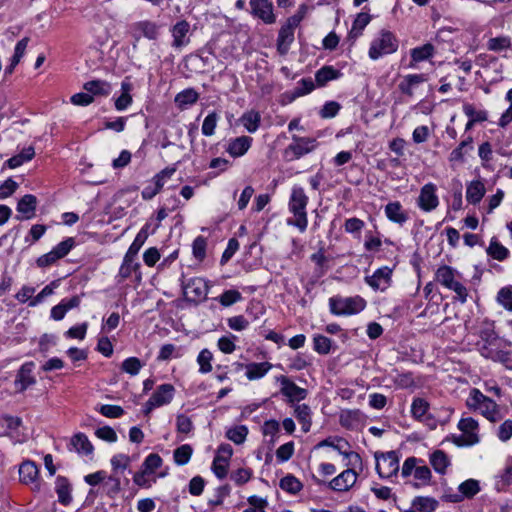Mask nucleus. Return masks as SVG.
Returning <instances> with one entry per match:
<instances>
[{
	"instance_id": "nucleus-57",
	"label": "nucleus",
	"mask_w": 512,
	"mask_h": 512,
	"mask_svg": "<svg viewBox=\"0 0 512 512\" xmlns=\"http://www.w3.org/2000/svg\"><path fill=\"white\" fill-rule=\"evenodd\" d=\"M262 432L264 436H271V443L274 444L276 442V437L280 432L279 422L274 419L265 421L262 427Z\"/></svg>"
},
{
	"instance_id": "nucleus-26",
	"label": "nucleus",
	"mask_w": 512,
	"mask_h": 512,
	"mask_svg": "<svg viewBox=\"0 0 512 512\" xmlns=\"http://www.w3.org/2000/svg\"><path fill=\"white\" fill-rule=\"evenodd\" d=\"M435 53V47L431 43H426L422 46L411 49L410 56L411 61L409 63L410 68H416V64L433 57Z\"/></svg>"
},
{
	"instance_id": "nucleus-28",
	"label": "nucleus",
	"mask_w": 512,
	"mask_h": 512,
	"mask_svg": "<svg viewBox=\"0 0 512 512\" xmlns=\"http://www.w3.org/2000/svg\"><path fill=\"white\" fill-rule=\"evenodd\" d=\"M133 89V84L129 80V78H125L121 82V95L115 100V108L118 111H123L127 109L132 104V96L131 91Z\"/></svg>"
},
{
	"instance_id": "nucleus-11",
	"label": "nucleus",
	"mask_w": 512,
	"mask_h": 512,
	"mask_svg": "<svg viewBox=\"0 0 512 512\" xmlns=\"http://www.w3.org/2000/svg\"><path fill=\"white\" fill-rule=\"evenodd\" d=\"M175 394V388L172 384H162L157 387L155 392L145 404L144 413L148 415L154 408L169 404Z\"/></svg>"
},
{
	"instance_id": "nucleus-41",
	"label": "nucleus",
	"mask_w": 512,
	"mask_h": 512,
	"mask_svg": "<svg viewBox=\"0 0 512 512\" xmlns=\"http://www.w3.org/2000/svg\"><path fill=\"white\" fill-rule=\"evenodd\" d=\"M487 254L495 260L503 261L508 258L510 252L496 237H493L487 248Z\"/></svg>"
},
{
	"instance_id": "nucleus-12",
	"label": "nucleus",
	"mask_w": 512,
	"mask_h": 512,
	"mask_svg": "<svg viewBox=\"0 0 512 512\" xmlns=\"http://www.w3.org/2000/svg\"><path fill=\"white\" fill-rule=\"evenodd\" d=\"M19 479L21 483L29 486L32 491H39L41 488L39 468L36 463L31 460H25L20 464Z\"/></svg>"
},
{
	"instance_id": "nucleus-51",
	"label": "nucleus",
	"mask_w": 512,
	"mask_h": 512,
	"mask_svg": "<svg viewBox=\"0 0 512 512\" xmlns=\"http://www.w3.org/2000/svg\"><path fill=\"white\" fill-rule=\"evenodd\" d=\"M162 463L163 460L158 454L151 453L145 458L141 468L144 470V473L153 474L161 467Z\"/></svg>"
},
{
	"instance_id": "nucleus-3",
	"label": "nucleus",
	"mask_w": 512,
	"mask_h": 512,
	"mask_svg": "<svg viewBox=\"0 0 512 512\" xmlns=\"http://www.w3.org/2000/svg\"><path fill=\"white\" fill-rule=\"evenodd\" d=\"M466 404L470 409L478 410L481 415L492 423L498 422L503 418L499 405L476 388L470 391Z\"/></svg>"
},
{
	"instance_id": "nucleus-23",
	"label": "nucleus",
	"mask_w": 512,
	"mask_h": 512,
	"mask_svg": "<svg viewBox=\"0 0 512 512\" xmlns=\"http://www.w3.org/2000/svg\"><path fill=\"white\" fill-rule=\"evenodd\" d=\"M133 36L139 40L141 36L156 40L159 36V25L149 20L138 21L132 25Z\"/></svg>"
},
{
	"instance_id": "nucleus-48",
	"label": "nucleus",
	"mask_w": 512,
	"mask_h": 512,
	"mask_svg": "<svg viewBox=\"0 0 512 512\" xmlns=\"http://www.w3.org/2000/svg\"><path fill=\"white\" fill-rule=\"evenodd\" d=\"M84 89L93 95H108L110 92V85L102 80H93L84 84Z\"/></svg>"
},
{
	"instance_id": "nucleus-39",
	"label": "nucleus",
	"mask_w": 512,
	"mask_h": 512,
	"mask_svg": "<svg viewBox=\"0 0 512 512\" xmlns=\"http://www.w3.org/2000/svg\"><path fill=\"white\" fill-rule=\"evenodd\" d=\"M198 99L199 94L193 88H188L179 92L175 96L174 101L180 109H183L186 108L188 105L196 103Z\"/></svg>"
},
{
	"instance_id": "nucleus-14",
	"label": "nucleus",
	"mask_w": 512,
	"mask_h": 512,
	"mask_svg": "<svg viewBox=\"0 0 512 512\" xmlns=\"http://www.w3.org/2000/svg\"><path fill=\"white\" fill-rule=\"evenodd\" d=\"M249 6L251 14L265 24H273L276 22L274 6L270 0H250Z\"/></svg>"
},
{
	"instance_id": "nucleus-7",
	"label": "nucleus",
	"mask_w": 512,
	"mask_h": 512,
	"mask_svg": "<svg viewBox=\"0 0 512 512\" xmlns=\"http://www.w3.org/2000/svg\"><path fill=\"white\" fill-rule=\"evenodd\" d=\"M398 40L395 35L387 30H382L370 45L368 55L372 60H378L384 55L392 54L398 49Z\"/></svg>"
},
{
	"instance_id": "nucleus-13",
	"label": "nucleus",
	"mask_w": 512,
	"mask_h": 512,
	"mask_svg": "<svg viewBox=\"0 0 512 512\" xmlns=\"http://www.w3.org/2000/svg\"><path fill=\"white\" fill-rule=\"evenodd\" d=\"M318 447H331L337 450L341 455L345 458H348L351 464L355 465L356 463H361V457L357 452L348 451L350 448V444L344 438L341 437H329L322 440L318 445Z\"/></svg>"
},
{
	"instance_id": "nucleus-33",
	"label": "nucleus",
	"mask_w": 512,
	"mask_h": 512,
	"mask_svg": "<svg viewBox=\"0 0 512 512\" xmlns=\"http://www.w3.org/2000/svg\"><path fill=\"white\" fill-rule=\"evenodd\" d=\"M485 186L480 180L472 181L466 189V199L471 204L479 203L485 195Z\"/></svg>"
},
{
	"instance_id": "nucleus-35",
	"label": "nucleus",
	"mask_w": 512,
	"mask_h": 512,
	"mask_svg": "<svg viewBox=\"0 0 512 512\" xmlns=\"http://www.w3.org/2000/svg\"><path fill=\"white\" fill-rule=\"evenodd\" d=\"M37 198L32 194L24 195L17 204V211L25 215L26 219H30L36 210Z\"/></svg>"
},
{
	"instance_id": "nucleus-2",
	"label": "nucleus",
	"mask_w": 512,
	"mask_h": 512,
	"mask_svg": "<svg viewBox=\"0 0 512 512\" xmlns=\"http://www.w3.org/2000/svg\"><path fill=\"white\" fill-rule=\"evenodd\" d=\"M309 198L304 189L300 186H293L288 201V210L293 215L287 219L289 226L297 227L300 232H304L308 226L307 205Z\"/></svg>"
},
{
	"instance_id": "nucleus-53",
	"label": "nucleus",
	"mask_w": 512,
	"mask_h": 512,
	"mask_svg": "<svg viewBox=\"0 0 512 512\" xmlns=\"http://www.w3.org/2000/svg\"><path fill=\"white\" fill-rule=\"evenodd\" d=\"M331 346L332 341L330 338L320 334L315 335L313 337V347L317 353L321 355H326L330 353Z\"/></svg>"
},
{
	"instance_id": "nucleus-16",
	"label": "nucleus",
	"mask_w": 512,
	"mask_h": 512,
	"mask_svg": "<svg viewBox=\"0 0 512 512\" xmlns=\"http://www.w3.org/2000/svg\"><path fill=\"white\" fill-rule=\"evenodd\" d=\"M365 282L375 291H385L391 286L392 269L383 266L377 269L371 276L365 277Z\"/></svg>"
},
{
	"instance_id": "nucleus-54",
	"label": "nucleus",
	"mask_w": 512,
	"mask_h": 512,
	"mask_svg": "<svg viewBox=\"0 0 512 512\" xmlns=\"http://www.w3.org/2000/svg\"><path fill=\"white\" fill-rule=\"evenodd\" d=\"M212 353L208 349L200 351L197 357V363L199 364V372L202 374L209 373L212 370Z\"/></svg>"
},
{
	"instance_id": "nucleus-60",
	"label": "nucleus",
	"mask_w": 512,
	"mask_h": 512,
	"mask_svg": "<svg viewBox=\"0 0 512 512\" xmlns=\"http://www.w3.org/2000/svg\"><path fill=\"white\" fill-rule=\"evenodd\" d=\"M413 476L416 480L419 481L417 486H424V485H428L430 483L432 474H431L430 468L423 464V465H419L415 469Z\"/></svg>"
},
{
	"instance_id": "nucleus-19",
	"label": "nucleus",
	"mask_w": 512,
	"mask_h": 512,
	"mask_svg": "<svg viewBox=\"0 0 512 512\" xmlns=\"http://www.w3.org/2000/svg\"><path fill=\"white\" fill-rule=\"evenodd\" d=\"M173 41L172 47L175 49H181L182 47L189 44L190 39L188 34L190 32V23L186 20H180L176 22L170 29Z\"/></svg>"
},
{
	"instance_id": "nucleus-58",
	"label": "nucleus",
	"mask_w": 512,
	"mask_h": 512,
	"mask_svg": "<svg viewBox=\"0 0 512 512\" xmlns=\"http://www.w3.org/2000/svg\"><path fill=\"white\" fill-rule=\"evenodd\" d=\"M131 462V459L128 455L125 454H116L111 458V466L113 469V473L118 475L119 471H124L127 469Z\"/></svg>"
},
{
	"instance_id": "nucleus-47",
	"label": "nucleus",
	"mask_w": 512,
	"mask_h": 512,
	"mask_svg": "<svg viewBox=\"0 0 512 512\" xmlns=\"http://www.w3.org/2000/svg\"><path fill=\"white\" fill-rule=\"evenodd\" d=\"M192 453V447L189 444H183L174 450V462L179 466H183L190 461Z\"/></svg>"
},
{
	"instance_id": "nucleus-27",
	"label": "nucleus",
	"mask_w": 512,
	"mask_h": 512,
	"mask_svg": "<svg viewBox=\"0 0 512 512\" xmlns=\"http://www.w3.org/2000/svg\"><path fill=\"white\" fill-rule=\"evenodd\" d=\"M252 138L249 136H240L230 140L227 148V152L232 157L243 156L248 149L251 147Z\"/></svg>"
},
{
	"instance_id": "nucleus-61",
	"label": "nucleus",
	"mask_w": 512,
	"mask_h": 512,
	"mask_svg": "<svg viewBox=\"0 0 512 512\" xmlns=\"http://www.w3.org/2000/svg\"><path fill=\"white\" fill-rule=\"evenodd\" d=\"M75 241L72 237H69L65 239L64 241L60 242L58 245H56L52 251L55 253L56 258H63L65 257L71 249L74 247Z\"/></svg>"
},
{
	"instance_id": "nucleus-10",
	"label": "nucleus",
	"mask_w": 512,
	"mask_h": 512,
	"mask_svg": "<svg viewBox=\"0 0 512 512\" xmlns=\"http://www.w3.org/2000/svg\"><path fill=\"white\" fill-rule=\"evenodd\" d=\"M182 288L186 298L194 302L205 300L209 291L208 283L201 277H193L187 281H182Z\"/></svg>"
},
{
	"instance_id": "nucleus-50",
	"label": "nucleus",
	"mask_w": 512,
	"mask_h": 512,
	"mask_svg": "<svg viewBox=\"0 0 512 512\" xmlns=\"http://www.w3.org/2000/svg\"><path fill=\"white\" fill-rule=\"evenodd\" d=\"M511 39L508 36H500L489 39L487 48L490 51L501 52L510 49Z\"/></svg>"
},
{
	"instance_id": "nucleus-21",
	"label": "nucleus",
	"mask_w": 512,
	"mask_h": 512,
	"mask_svg": "<svg viewBox=\"0 0 512 512\" xmlns=\"http://www.w3.org/2000/svg\"><path fill=\"white\" fill-rule=\"evenodd\" d=\"M33 362L24 363L17 372L15 379V387L18 392L25 391L28 387L34 385L36 383V379L33 376L34 369Z\"/></svg>"
},
{
	"instance_id": "nucleus-52",
	"label": "nucleus",
	"mask_w": 512,
	"mask_h": 512,
	"mask_svg": "<svg viewBox=\"0 0 512 512\" xmlns=\"http://www.w3.org/2000/svg\"><path fill=\"white\" fill-rule=\"evenodd\" d=\"M218 120L219 115L216 112L209 113L202 123V134L207 137L214 135Z\"/></svg>"
},
{
	"instance_id": "nucleus-17",
	"label": "nucleus",
	"mask_w": 512,
	"mask_h": 512,
	"mask_svg": "<svg viewBox=\"0 0 512 512\" xmlns=\"http://www.w3.org/2000/svg\"><path fill=\"white\" fill-rule=\"evenodd\" d=\"M480 482L476 479H467L458 486V493L446 495V499L452 503H458L464 499H472L480 492Z\"/></svg>"
},
{
	"instance_id": "nucleus-37",
	"label": "nucleus",
	"mask_w": 512,
	"mask_h": 512,
	"mask_svg": "<svg viewBox=\"0 0 512 512\" xmlns=\"http://www.w3.org/2000/svg\"><path fill=\"white\" fill-rule=\"evenodd\" d=\"M463 112L469 118L466 129H469L476 122H484L488 119L487 112L484 110H476V108L469 103L463 105Z\"/></svg>"
},
{
	"instance_id": "nucleus-42",
	"label": "nucleus",
	"mask_w": 512,
	"mask_h": 512,
	"mask_svg": "<svg viewBox=\"0 0 512 512\" xmlns=\"http://www.w3.org/2000/svg\"><path fill=\"white\" fill-rule=\"evenodd\" d=\"M260 121L261 116L259 112L254 110H250L244 113L240 118V122L245 127V129L250 133H254L257 131L260 125Z\"/></svg>"
},
{
	"instance_id": "nucleus-56",
	"label": "nucleus",
	"mask_w": 512,
	"mask_h": 512,
	"mask_svg": "<svg viewBox=\"0 0 512 512\" xmlns=\"http://www.w3.org/2000/svg\"><path fill=\"white\" fill-rule=\"evenodd\" d=\"M252 470L249 468H239L230 474V479L238 486L244 485L252 477Z\"/></svg>"
},
{
	"instance_id": "nucleus-30",
	"label": "nucleus",
	"mask_w": 512,
	"mask_h": 512,
	"mask_svg": "<svg viewBox=\"0 0 512 512\" xmlns=\"http://www.w3.org/2000/svg\"><path fill=\"white\" fill-rule=\"evenodd\" d=\"M271 368L272 364L270 362L249 363L245 366V376L250 381L258 380L263 378Z\"/></svg>"
},
{
	"instance_id": "nucleus-46",
	"label": "nucleus",
	"mask_w": 512,
	"mask_h": 512,
	"mask_svg": "<svg viewBox=\"0 0 512 512\" xmlns=\"http://www.w3.org/2000/svg\"><path fill=\"white\" fill-rule=\"evenodd\" d=\"M248 435V428L245 425H238L226 431V437L237 445L245 442Z\"/></svg>"
},
{
	"instance_id": "nucleus-6",
	"label": "nucleus",
	"mask_w": 512,
	"mask_h": 512,
	"mask_svg": "<svg viewBox=\"0 0 512 512\" xmlns=\"http://www.w3.org/2000/svg\"><path fill=\"white\" fill-rule=\"evenodd\" d=\"M366 307V301L361 296H333L329 299L330 312L336 316L358 314Z\"/></svg>"
},
{
	"instance_id": "nucleus-29",
	"label": "nucleus",
	"mask_w": 512,
	"mask_h": 512,
	"mask_svg": "<svg viewBox=\"0 0 512 512\" xmlns=\"http://www.w3.org/2000/svg\"><path fill=\"white\" fill-rule=\"evenodd\" d=\"M70 450H74L79 454L90 455L93 453L94 447L88 437L84 433L75 434L70 440Z\"/></svg>"
},
{
	"instance_id": "nucleus-4",
	"label": "nucleus",
	"mask_w": 512,
	"mask_h": 512,
	"mask_svg": "<svg viewBox=\"0 0 512 512\" xmlns=\"http://www.w3.org/2000/svg\"><path fill=\"white\" fill-rule=\"evenodd\" d=\"M435 280L446 289L453 291L456 294V300L461 303H465L467 301L468 290L460 282V274L451 266H440L436 270Z\"/></svg>"
},
{
	"instance_id": "nucleus-20",
	"label": "nucleus",
	"mask_w": 512,
	"mask_h": 512,
	"mask_svg": "<svg viewBox=\"0 0 512 512\" xmlns=\"http://www.w3.org/2000/svg\"><path fill=\"white\" fill-rule=\"evenodd\" d=\"M358 474L353 469H346L329 482V487L337 492H346L356 483Z\"/></svg>"
},
{
	"instance_id": "nucleus-18",
	"label": "nucleus",
	"mask_w": 512,
	"mask_h": 512,
	"mask_svg": "<svg viewBox=\"0 0 512 512\" xmlns=\"http://www.w3.org/2000/svg\"><path fill=\"white\" fill-rule=\"evenodd\" d=\"M417 204L425 212H430L437 208L439 199L436 194V186L433 183H427L421 188Z\"/></svg>"
},
{
	"instance_id": "nucleus-8",
	"label": "nucleus",
	"mask_w": 512,
	"mask_h": 512,
	"mask_svg": "<svg viewBox=\"0 0 512 512\" xmlns=\"http://www.w3.org/2000/svg\"><path fill=\"white\" fill-rule=\"evenodd\" d=\"M376 471L381 478H390L399 471V457L395 451L375 453Z\"/></svg>"
},
{
	"instance_id": "nucleus-49",
	"label": "nucleus",
	"mask_w": 512,
	"mask_h": 512,
	"mask_svg": "<svg viewBox=\"0 0 512 512\" xmlns=\"http://www.w3.org/2000/svg\"><path fill=\"white\" fill-rule=\"evenodd\" d=\"M104 489L106 494L110 497H114L121 491V481L117 474L112 473L111 475L106 474L104 480Z\"/></svg>"
},
{
	"instance_id": "nucleus-55",
	"label": "nucleus",
	"mask_w": 512,
	"mask_h": 512,
	"mask_svg": "<svg viewBox=\"0 0 512 512\" xmlns=\"http://www.w3.org/2000/svg\"><path fill=\"white\" fill-rule=\"evenodd\" d=\"M207 241L203 236H198L194 239L192 244L193 256L198 261H203L206 257Z\"/></svg>"
},
{
	"instance_id": "nucleus-63",
	"label": "nucleus",
	"mask_w": 512,
	"mask_h": 512,
	"mask_svg": "<svg viewBox=\"0 0 512 512\" xmlns=\"http://www.w3.org/2000/svg\"><path fill=\"white\" fill-rule=\"evenodd\" d=\"M498 302L508 310H512V286L500 289L497 295Z\"/></svg>"
},
{
	"instance_id": "nucleus-40",
	"label": "nucleus",
	"mask_w": 512,
	"mask_h": 512,
	"mask_svg": "<svg viewBox=\"0 0 512 512\" xmlns=\"http://www.w3.org/2000/svg\"><path fill=\"white\" fill-rule=\"evenodd\" d=\"M35 155V150L32 146L24 148L19 154L12 156L6 161L10 169H15L23 163L30 161Z\"/></svg>"
},
{
	"instance_id": "nucleus-62",
	"label": "nucleus",
	"mask_w": 512,
	"mask_h": 512,
	"mask_svg": "<svg viewBox=\"0 0 512 512\" xmlns=\"http://www.w3.org/2000/svg\"><path fill=\"white\" fill-rule=\"evenodd\" d=\"M428 408L429 404L426 400L422 398H416L412 402L411 413L415 418L421 419L428 411Z\"/></svg>"
},
{
	"instance_id": "nucleus-24",
	"label": "nucleus",
	"mask_w": 512,
	"mask_h": 512,
	"mask_svg": "<svg viewBox=\"0 0 512 512\" xmlns=\"http://www.w3.org/2000/svg\"><path fill=\"white\" fill-rule=\"evenodd\" d=\"M297 27L290 24L286 20V23L280 28L277 38V51L281 55L287 54L291 44L294 41V31Z\"/></svg>"
},
{
	"instance_id": "nucleus-64",
	"label": "nucleus",
	"mask_w": 512,
	"mask_h": 512,
	"mask_svg": "<svg viewBox=\"0 0 512 512\" xmlns=\"http://www.w3.org/2000/svg\"><path fill=\"white\" fill-rule=\"evenodd\" d=\"M497 437L502 442H507L512 438V420H505L497 429Z\"/></svg>"
},
{
	"instance_id": "nucleus-31",
	"label": "nucleus",
	"mask_w": 512,
	"mask_h": 512,
	"mask_svg": "<svg viewBox=\"0 0 512 512\" xmlns=\"http://www.w3.org/2000/svg\"><path fill=\"white\" fill-rule=\"evenodd\" d=\"M342 76L340 70L335 69L333 66H323L315 74V82L317 86H325L329 81L336 80Z\"/></svg>"
},
{
	"instance_id": "nucleus-36",
	"label": "nucleus",
	"mask_w": 512,
	"mask_h": 512,
	"mask_svg": "<svg viewBox=\"0 0 512 512\" xmlns=\"http://www.w3.org/2000/svg\"><path fill=\"white\" fill-rule=\"evenodd\" d=\"M55 484L58 501L63 505H68L72 500L71 487L68 480L64 477H57Z\"/></svg>"
},
{
	"instance_id": "nucleus-43",
	"label": "nucleus",
	"mask_w": 512,
	"mask_h": 512,
	"mask_svg": "<svg viewBox=\"0 0 512 512\" xmlns=\"http://www.w3.org/2000/svg\"><path fill=\"white\" fill-rule=\"evenodd\" d=\"M280 488L290 494H297L303 488L302 483L292 474H288L280 480Z\"/></svg>"
},
{
	"instance_id": "nucleus-34",
	"label": "nucleus",
	"mask_w": 512,
	"mask_h": 512,
	"mask_svg": "<svg viewBox=\"0 0 512 512\" xmlns=\"http://www.w3.org/2000/svg\"><path fill=\"white\" fill-rule=\"evenodd\" d=\"M430 464L435 472L443 475L450 465V460L444 451L436 450L430 455Z\"/></svg>"
},
{
	"instance_id": "nucleus-45",
	"label": "nucleus",
	"mask_w": 512,
	"mask_h": 512,
	"mask_svg": "<svg viewBox=\"0 0 512 512\" xmlns=\"http://www.w3.org/2000/svg\"><path fill=\"white\" fill-rule=\"evenodd\" d=\"M472 138L468 137L467 140L462 141L449 155V161L451 163H462L464 156L468 150L472 149Z\"/></svg>"
},
{
	"instance_id": "nucleus-25",
	"label": "nucleus",
	"mask_w": 512,
	"mask_h": 512,
	"mask_svg": "<svg viewBox=\"0 0 512 512\" xmlns=\"http://www.w3.org/2000/svg\"><path fill=\"white\" fill-rule=\"evenodd\" d=\"M384 212L389 221L400 226L404 225L409 219L408 212L403 209V206L399 201H393L386 204Z\"/></svg>"
},
{
	"instance_id": "nucleus-5",
	"label": "nucleus",
	"mask_w": 512,
	"mask_h": 512,
	"mask_svg": "<svg viewBox=\"0 0 512 512\" xmlns=\"http://www.w3.org/2000/svg\"><path fill=\"white\" fill-rule=\"evenodd\" d=\"M148 238L147 226L143 227L138 234L136 235L134 241L128 248L126 252L123 263L119 269V276L122 279H127L131 276L132 272L137 270L140 267V264L135 262L136 256L144 245L145 241Z\"/></svg>"
},
{
	"instance_id": "nucleus-15",
	"label": "nucleus",
	"mask_w": 512,
	"mask_h": 512,
	"mask_svg": "<svg viewBox=\"0 0 512 512\" xmlns=\"http://www.w3.org/2000/svg\"><path fill=\"white\" fill-rule=\"evenodd\" d=\"M277 381L281 385V394L288 399L289 403L300 402L307 397V390L296 385L287 376L280 375Z\"/></svg>"
},
{
	"instance_id": "nucleus-44",
	"label": "nucleus",
	"mask_w": 512,
	"mask_h": 512,
	"mask_svg": "<svg viewBox=\"0 0 512 512\" xmlns=\"http://www.w3.org/2000/svg\"><path fill=\"white\" fill-rule=\"evenodd\" d=\"M370 21H371V16L368 13L361 12V13L357 14V16L353 22L352 28L349 32V36L351 38L359 37L362 34V31L364 30V28L369 24Z\"/></svg>"
},
{
	"instance_id": "nucleus-38",
	"label": "nucleus",
	"mask_w": 512,
	"mask_h": 512,
	"mask_svg": "<svg viewBox=\"0 0 512 512\" xmlns=\"http://www.w3.org/2000/svg\"><path fill=\"white\" fill-rule=\"evenodd\" d=\"M426 81L424 74H409L405 76L404 80L399 84V89L402 93L412 96L414 86Z\"/></svg>"
},
{
	"instance_id": "nucleus-59",
	"label": "nucleus",
	"mask_w": 512,
	"mask_h": 512,
	"mask_svg": "<svg viewBox=\"0 0 512 512\" xmlns=\"http://www.w3.org/2000/svg\"><path fill=\"white\" fill-rule=\"evenodd\" d=\"M142 366L143 365L140 359H138L137 357H129L122 362L121 369L124 372L134 376L139 373Z\"/></svg>"
},
{
	"instance_id": "nucleus-9",
	"label": "nucleus",
	"mask_w": 512,
	"mask_h": 512,
	"mask_svg": "<svg viewBox=\"0 0 512 512\" xmlns=\"http://www.w3.org/2000/svg\"><path fill=\"white\" fill-rule=\"evenodd\" d=\"M458 428L463 432V435L455 440L458 446H473L479 443V435L477 433L479 424L472 418H462L458 423Z\"/></svg>"
},
{
	"instance_id": "nucleus-1",
	"label": "nucleus",
	"mask_w": 512,
	"mask_h": 512,
	"mask_svg": "<svg viewBox=\"0 0 512 512\" xmlns=\"http://www.w3.org/2000/svg\"><path fill=\"white\" fill-rule=\"evenodd\" d=\"M475 346L482 357L509 367L511 352L505 349L494 329L487 327L480 330Z\"/></svg>"
},
{
	"instance_id": "nucleus-32",
	"label": "nucleus",
	"mask_w": 512,
	"mask_h": 512,
	"mask_svg": "<svg viewBox=\"0 0 512 512\" xmlns=\"http://www.w3.org/2000/svg\"><path fill=\"white\" fill-rule=\"evenodd\" d=\"M294 415L301 424L302 431L309 432L312 425L310 407L307 404H298L294 408Z\"/></svg>"
},
{
	"instance_id": "nucleus-22",
	"label": "nucleus",
	"mask_w": 512,
	"mask_h": 512,
	"mask_svg": "<svg viewBox=\"0 0 512 512\" xmlns=\"http://www.w3.org/2000/svg\"><path fill=\"white\" fill-rule=\"evenodd\" d=\"M316 147V140L309 137L292 136V143L288 146L287 151L291 152L295 158L311 152Z\"/></svg>"
}]
</instances>
